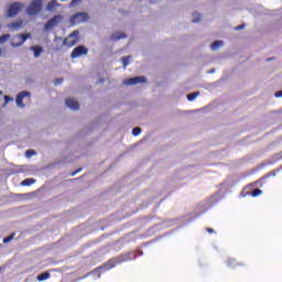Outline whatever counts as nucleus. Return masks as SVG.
<instances>
[{"mask_svg":"<svg viewBox=\"0 0 282 282\" xmlns=\"http://www.w3.org/2000/svg\"><path fill=\"white\" fill-rule=\"evenodd\" d=\"M129 61H131V56L122 57L121 63H122L124 69L127 68V65H129Z\"/></svg>","mask_w":282,"mask_h":282,"instance_id":"obj_18","label":"nucleus"},{"mask_svg":"<svg viewBox=\"0 0 282 282\" xmlns=\"http://www.w3.org/2000/svg\"><path fill=\"white\" fill-rule=\"evenodd\" d=\"M32 34L31 33H24V34H18L15 35L12 41H11V45L13 47H21V45H23V43H25L26 39H31Z\"/></svg>","mask_w":282,"mask_h":282,"instance_id":"obj_2","label":"nucleus"},{"mask_svg":"<svg viewBox=\"0 0 282 282\" xmlns=\"http://www.w3.org/2000/svg\"><path fill=\"white\" fill-rule=\"evenodd\" d=\"M30 51L34 53L35 58H39L43 54V46L34 45L30 47Z\"/></svg>","mask_w":282,"mask_h":282,"instance_id":"obj_10","label":"nucleus"},{"mask_svg":"<svg viewBox=\"0 0 282 282\" xmlns=\"http://www.w3.org/2000/svg\"><path fill=\"white\" fill-rule=\"evenodd\" d=\"M206 230H207V232H209V235H213V232H215V229H213L210 227H207Z\"/></svg>","mask_w":282,"mask_h":282,"instance_id":"obj_30","label":"nucleus"},{"mask_svg":"<svg viewBox=\"0 0 282 282\" xmlns=\"http://www.w3.org/2000/svg\"><path fill=\"white\" fill-rule=\"evenodd\" d=\"M0 54H1V51H0Z\"/></svg>","mask_w":282,"mask_h":282,"instance_id":"obj_36","label":"nucleus"},{"mask_svg":"<svg viewBox=\"0 0 282 282\" xmlns=\"http://www.w3.org/2000/svg\"><path fill=\"white\" fill-rule=\"evenodd\" d=\"M63 83V78H57L54 80V85H61Z\"/></svg>","mask_w":282,"mask_h":282,"instance_id":"obj_28","label":"nucleus"},{"mask_svg":"<svg viewBox=\"0 0 282 282\" xmlns=\"http://www.w3.org/2000/svg\"><path fill=\"white\" fill-rule=\"evenodd\" d=\"M30 96L29 91H21L20 94H18V96L15 97V102L18 105V107H21V109H23V107H25V104H23V98Z\"/></svg>","mask_w":282,"mask_h":282,"instance_id":"obj_9","label":"nucleus"},{"mask_svg":"<svg viewBox=\"0 0 282 282\" xmlns=\"http://www.w3.org/2000/svg\"><path fill=\"white\" fill-rule=\"evenodd\" d=\"M35 180L34 178H26L21 182V186H32L34 184Z\"/></svg>","mask_w":282,"mask_h":282,"instance_id":"obj_16","label":"nucleus"},{"mask_svg":"<svg viewBox=\"0 0 282 282\" xmlns=\"http://www.w3.org/2000/svg\"><path fill=\"white\" fill-rule=\"evenodd\" d=\"M65 105L68 107V109H73V111H78L80 109V104H78V101L74 98H67L65 100Z\"/></svg>","mask_w":282,"mask_h":282,"instance_id":"obj_8","label":"nucleus"},{"mask_svg":"<svg viewBox=\"0 0 282 282\" xmlns=\"http://www.w3.org/2000/svg\"><path fill=\"white\" fill-rule=\"evenodd\" d=\"M142 133V128L137 127L132 130V135H140Z\"/></svg>","mask_w":282,"mask_h":282,"instance_id":"obj_22","label":"nucleus"},{"mask_svg":"<svg viewBox=\"0 0 282 282\" xmlns=\"http://www.w3.org/2000/svg\"><path fill=\"white\" fill-rule=\"evenodd\" d=\"M87 54H89V50L84 45H79L73 50L70 58H80V56H87Z\"/></svg>","mask_w":282,"mask_h":282,"instance_id":"obj_4","label":"nucleus"},{"mask_svg":"<svg viewBox=\"0 0 282 282\" xmlns=\"http://www.w3.org/2000/svg\"><path fill=\"white\" fill-rule=\"evenodd\" d=\"M275 98H282V90H279L274 94Z\"/></svg>","mask_w":282,"mask_h":282,"instance_id":"obj_29","label":"nucleus"},{"mask_svg":"<svg viewBox=\"0 0 282 282\" xmlns=\"http://www.w3.org/2000/svg\"><path fill=\"white\" fill-rule=\"evenodd\" d=\"M221 45H224L223 41H216L212 44V50H219V47H221Z\"/></svg>","mask_w":282,"mask_h":282,"instance_id":"obj_17","label":"nucleus"},{"mask_svg":"<svg viewBox=\"0 0 282 282\" xmlns=\"http://www.w3.org/2000/svg\"><path fill=\"white\" fill-rule=\"evenodd\" d=\"M122 261H127V259H122Z\"/></svg>","mask_w":282,"mask_h":282,"instance_id":"obj_35","label":"nucleus"},{"mask_svg":"<svg viewBox=\"0 0 282 282\" xmlns=\"http://www.w3.org/2000/svg\"><path fill=\"white\" fill-rule=\"evenodd\" d=\"M118 263H122V260H110L107 263V270H111L112 268H116Z\"/></svg>","mask_w":282,"mask_h":282,"instance_id":"obj_15","label":"nucleus"},{"mask_svg":"<svg viewBox=\"0 0 282 282\" xmlns=\"http://www.w3.org/2000/svg\"><path fill=\"white\" fill-rule=\"evenodd\" d=\"M21 8H23V4L21 2L11 3L7 11L8 17L9 18L17 17V14H19V12H21Z\"/></svg>","mask_w":282,"mask_h":282,"instance_id":"obj_5","label":"nucleus"},{"mask_svg":"<svg viewBox=\"0 0 282 282\" xmlns=\"http://www.w3.org/2000/svg\"><path fill=\"white\" fill-rule=\"evenodd\" d=\"M41 10H43V0H32V2L26 8V13L30 17H36Z\"/></svg>","mask_w":282,"mask_h":282,"instance_id":"obj_1","label":"nucleus"},{"mask_svg":"<svg viewBox=\"0 0 282 282\" xmlns=\"http://www.w3.org/2000/svg\"><path fill=\"white\" fill-rule=\"evenodd\" d=\"M57 6H58V1H56V0H51V1L47 3V6H46V10H47L48 12H54V10H56Z\"/></svg>","mask_w":282,"mask_h":282,"instance_id":"obj_12","label":"nucleus"},{"mask_svg":"<svg viewBox=\"0 0 282 282\" xmlns=\"http://www.w3.org/2000/svg\"><path fill=\"white\" fill-rule=\"evenodd\" d=\"M198 94L199 91L187 95V100H189V102H193V100L197 98Z\"/></svg>","mask_w":282,"mask_h":282,"instance_id":"obj_19","label":"nucleus"},{"mask_svg":"<svg viewBox=\"0 0 282 282\" xmlns=\"http://www.w3.org/2000/svg\"><path fill=\"white\" fill-rule=\"evenodd\" d=\"M263 192L259 188H256L253 192H251L252 197H259Z\"/></svg>","mask_w":282,"mask_h":282,"instance_id":"obj_23","label":"nucleus"},{"mask_svg":"<svg viewBox=\"0 0 282 282\" xmlns=\"http://www.w3.org/2000/svg\"><path fill=\"white\" fill-rule=\"evenodd\" d=\"M271 173H272V175H275L274 172H271Z\"/></svg>","mask_w":282,"mask_h":282,"instance_id":"obj_34","label":"nucleus"},{"mask_svg":"<svg viewBox=\"0 0 282 282\" xmlns=\"http://www.w3.org/2000/svg\"><path fill=\"white\" fill-rule=\"evenodd\" d=\"M61 21H63V15H55L54 18L50 19L44 28L45 30H52V28H55V25H58V23H61Z\"/></svg>","mask_w":282,"mask_h":282,"instance_id":"obj_7","label":"nucleus"},{"mask_svg":"<svg viewBox=\"0 0 282 282\" xmlns=\"http://www.w3.org/2000/svg\"><path fill=\"white\" fill-rule=\"evenodd\" d=\"M80 171H83L82 167L75 170L74 172L70 173V176L74 177V175H78V173H80Z\"/></svg>","mask_w":282,"mask_h":282,"instance_id":"obj_26","label":"nucleus"},{"mask_svg":"<svg viewBox=\"0 0 282 282\" xmlns=\"http://www.w3.org/2000/svg\"><path fill=\"white\" fill-rule=\"evenodd\" d=\"M23 26V20H18L8 24L9 30H19Z\"/></svg>","mask_w":282,"mask_h":282,"instance_id":"obj_11","label":"nucleus"},{"mask_svg":"<svg viewBox=\"0 0 282 282\" xmlns=\"http://www.w3.org/2000/svg\"><path fill=\"white\" fill-rule=\"evenodd\" d=\"M227 265H228V268H237V267L243 265V264H242V263H239V262L237 261V259L229 258V259L227 260Z\"/></svg>","mask_w":282,"mask_h":282,"instance_id":"obj_13","label":"nucleus"},{"mask_svg":"<svg viewBox=\"0 0 282 282\" xmlns=\"http://www.w3.org/2000/svg\"><path fill=\"white\" fill-rule=\"evenodd\" d=\"M83 0H72L70 6H78Z\"/></svg>","mask_w":282,"mask_h":282,"instance_id":"obj_27","label":"nucleus"},{"mask_svg":"<svg viewBox=\"0 0 282 282\" xmlns=\"http://www.w3.org/2000/svg\"><path fill=\"white\" fill-rule=\"evenodd\" d=\"M140 83H147V77L138 76V77H132L123 80V85H127V86L140 85Z\"/></svg>","mask_w":282,"mask_h":282,"instance_id":"obj_6","label":"nucleus"},{"mask_svg":"<svg viewBox=\"0 0 282 282\" xmlns=\"http://www.w3.org/2000/svg\"><path fill=\"white\" fill-rule=\"evenodd\" d=\"M202 21V18H197L196 20H193V23H199Z\"/></svg>","mask_w":282,"mask_h":282,"instance_id":"obj_33","label":"nucleus"},{"mask_svg":"<svg viewBox=\"0 0 282 282\" xmlns=\"http://www.w3.org/2000/svg\"><path fill=\"white\" fill-rule=\"evenodd\" d=\"M78 31H73L65 40H64V45L66 47H74V45L78 44Z\"/></svg>","mask_w":282,"mask_h":282,"instance_id":"obj_3","label":"nucleus"},{"mask_svg":"<svg viewBox=\"0 0 282 282\" xmlns=\"http://www.w3.org/2000/svg\"><path fill=\"white\" fill-rule=\"evenodd\" d=\"M243 28H246V25L245 24H240V25L236 26V30H243Z\"/></svg>","mask_w":282,"mask_h":282,"instance_id":"obj_31","label":"nucleus"},{"mask_svg":"<svg viewBox=\"0 0 282 282\" xmlns=\"http://www.w3.org/2000/svg\"><path fill=\"white\" fill-rule=\"evenodd\" d=\"M4 100H6V102H10V100H12V98H10V96H4Z\"/></svg>","mask_w":282,"mask_h":282,"instance_id":"obj_32","label":"nucleus"},{"mask_svg":"<svg viewBox=\"0 0 282 282\" xmlns=\"http://www.w3.org/2000/svg\"><path fill=\"white\" fill-rule=\"evenodd\" d=\"M14 235H15V234L13 232V234H11L10 236L3 238L2 243H10V241H11L12 239H14Z\"/></svg>","mask_w":282,"mask_h":282,"instance_id":"obj_20","label":"nucleus"},{"mask_svg":"<svg viewBox=\"0 0 282 282\" xmlns=\"http://www.w3.org/2000/svg\"><path fill=\"white\" fill-rule=\"evenodd\" d=\"M112 41H120V39H127V34L112 35Z\"/></svg>","mask_w":282,"mask_h":282,"instance_id":"obj_21","label":"nucleus"},{"mask_svg":"<svg viewBox=\"0 0 282 282\" xmlns=\"http://www.w3.org/2000/svg\"><path fill=\"white\" fill-rule=\"evenodd\" d=\"M32 155H36V152L34 150H26L25 156L26 158H32Z\"/></svg>","mask_w":282,"mask_h":282,"instance_id":"obj_24","label":"nucleus"},{"mask_svg":"<svg viewBox=\"0 0 282 282\" xmlns=\"http://www.w3.org/2000/svg\"><path fill=\"white\" fill-rule=\"evenodd\" d=\"M8 39H10V34H3L2 36H0V43H6Z\"/></svg>","mask_w":282,"mask_h":282,"instance_id":"obj_25","label":"nucleus"},{"mask_svg":"<svg viewBox=\"0 0 282 282\" xmlns=\"http://www.w3.org/2000/svg\"><path fill=\"white\" fill-rule=\"evenodd\" d=\"M50 279V272H43L36 276V280L40 282L47 281Z\"/></svg>","mask_w":282,"mask_h":282,"instance_id":"obj_14","label":"nucleus"}]
</instances>
